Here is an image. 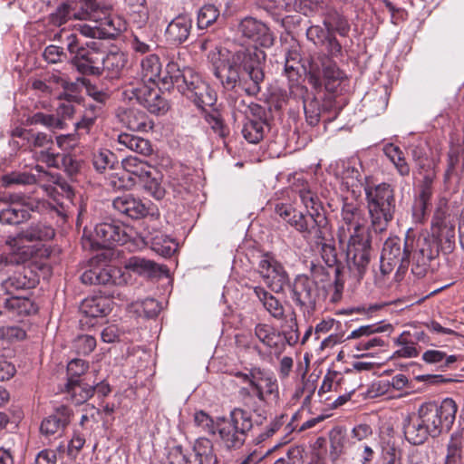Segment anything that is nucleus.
Listing matches in <instances>:
<instances>
[{
  "label": "nucleus",
  "mask_w": 464,
  "mask_h": 464,
  "mask_svg": "<svg viewBox=\"0 0 464 464\" xmlns=\"http://www.w3.org/2000/svg\"><path fill=\"white\" fill-rule=\"evenodd\" d=\"M215 76L227 90H241L249 96L261 91L265 80L262 63L256 52L242 49L231 53L216 49L208 54Z\"/></svg>",
  "instance_id": "nucleus-1"
},
{
  "label": "nucleus",
  "mask_w": 464,
  "mask_h": 464,
  "mask_svg": "<svg viewBox=\"0 0 464 464\" xmlns=\"http://www.w3.org/2000/svg\"><path fill=\"white\" fill-rule=\"evenodd\" d=\"M342 225L338 230L341 242L347 241V265L350 271L360 280L370 263L371 244L365 233L363 211L357 205L343 203Z\"/></svg>",
  "instance_id": "nucleus-2"
},
{
  "label": "nucleus",
  "mask_w": 464,
  "mask_h": 464,
  "mask_svg": "<svg viewBox=\"0 0 464 464\" xmlns=\"http://www.w3.org/2000/svg\"><path fill=\"white\" fill-rule=\"evenodd\" d=\"M371 227L376 233L385 231L396 209L395 192L392 185L382 182L364 186Z\"/></svg>",
  "instance_id": "nucleus-3"
},
{
  "label": "nucleus",
  "mask_w": 464,
  "mask_h": 464,
  "mask_svg": "<svg viewBox=\"0 0 464 464\" xmlns=\"http://www.w3.org/2000/svg\"><path fill=\"white\" fill-rule=\"evenodd\" d=\"M64 41L68 52L72 55V63L79 72L85 75L102 74V42L91 40L81 44L75 34H66Z\"/></svg>",
  "instance_id": "nucleus-4"
},
{
  "label": "nucleus",
  "mask_w": 464,
  "mask_h": 464,
  "mask_svg": "<svg viewBox=\"0 0 464 464\" xmlns=\"http://www.w3.org/2000/svg\"><path fill=\"white\" fill-rule=\"evenodd\" d=\"M252 428L251 414L241 408H234L228 416L218 418V434L228 450L240 449Z\"/></svg>",
  "instance_id": "nucleus-5"
},
{
  "label": "nucleus",
  "mask_w": 464,
  "mask_h": 464,
  "mask_svg": "<svg viewBox=\"0 0 464 464\" xmlns=\"http://www.w3.org/2000/svg\"><path fill=\"white\" fill-rule=\"evenodd\" d=\"M412 243L413 239H406L402 243L397 237H389L384 242L380 258V274H376L377 280L384 279L394 269H396L395 280H401L408 269Z\"/></svg>",
  "instance_id": "nucleus-6"
},
{
  "label": "nucleus",
  "mask_w": 464,
  "mask_h": 464,
  "mask_svg": "<svg viewBox=\"0 0 464 464\" xmlns=\"http://www.w3.org/2000/svg\"><path fill=\"white\" fill-rule=\"evenodd\" d=\"M92 13H93L96 17L84 18L83 20L93 21L98 25H81L80 33L82 35L101 42L102 39L115 38L125 28L124 22L120 17L112 15L111 6L101 5L97 0H92Z\"/></svg>",
  "instance_id": "nucleus-7"
},
{
  "label": "nucleus",
  "mask_w": 464,
  "mask_h": 464,
  "mask_svg": "<svg viewBox=\"0 0 464 464\" xmlns=\"http://www.w3.org/2000/svg\"><path fill=\"white\" fill-rule=\"evenodd\" d=\"M457 404L451 398L444 399L440 404L436 402H425L420 405L418 415L421 422L430 431V436L436 437L444 430H449L454 423Z\"/></svg>",
  "instance_id": "nucleus-8"
},
{
  "label": "nucleus",
  "mask_w": 464,
  "mask_h": 464,
  "mask_svg": "<svg viewBox=\"0 0 464 464\" xmlns=\"http://www.w3.org/2000/svg\"><path fill=\"white\" fill-rule=\"evenodd\" d=\"M128 230L123 224L103 222L95 227L94 234L88 235L84 229L82 246L84 249L97 250L123 245L130 240Z\"/></svg>",
  "instance_id": "nucleus-9"
},
{
  "label": "nucleus",
  "mask_w": 464,
  "mask_h": 464,
  "mask_svg": "<svg viewBox=\"0 0 464 464\" xmlns=\"http://www.w3.org/2000/svg\"><path fill=\"white\" fill-rule=\"evenodd\" d=\"M171 83H176L188 99L198 108L214 105L216 94L201 77L190 69H187L182 74L169 76Z\"/></svg>",
  "instance_id": "nucleus-10"
},
{
  "label": "nucleus",
  "mask_w": 464,
  "mask_h": 464,
  "mask_svg": "<svg viewBox=\"0 0 464 464\" xmlns=\"http://www.w3.org/2000/svg\"><path fill=\"white\" fill-rule=\"evenodd\" d=\"M307 77L308 82L314 89H321L324 85L327 92L334 93L338 91V87L344 79V74L334 62L323 55L311 59Z\"/></svg>",
  "instance_id": "nucleus-11"
},
{
  "label": "nucleus",
  "mask_w": 464,
  "mask_h": 464,
  "mask_svg": "<svg viewBox=\"0 0 464 464\" xmlns=\"http://www.w3.org/2000/svg\"><path fill=\"white\" fill-rule=\"evenodd\" d=\"M168 459L169 464H216L218 462L213 443L206 437L197 439L189 452H183L180 446L173 448L169 453Z\"/></svg>",
  "instance_id": "nucleus-12"
},
{
  "label": "nucleus",
  "mask_w": 464,
  "mask_h": 464,
  "mask_svg": "<svg viewBox=\"0 0 464 464\" xmlns=\"http://www.w3.org/2000/svg\"><path fill=\"white\" fill-rule=\"evenodd\" d=\"M327 223V218L322 212L307 211V214H304L298 211L289 219V225L302 234L304 238L316 243L325 237Z\"/></svg>",
  "instance_id": "nucleus-13"
},
{
  "label": "nucleus",
  "mask_w": 464,
  "mask_h": 464,
  "mask_svg": "<svg viewBox=\"0 0 464 464\" xmlns=\"http://www.w3.org/2000/svg\"><path fill=\"white\" fill-rule=\"evenodd\" d=\"M35 280L29 277L22 272H15L12 276L4 280L1 283V289L5 295H11L5 302V305L8 309L18 310V313L27 311V306L31 305L30 300L27 298H21L16 295V292L20 290L29 289L34 287Z\"/></svg>",
  "instance_id": "nucleus-14"
},
{
  "label": "nucleus",
  "mask_w": 464,
  "mask_h": 464,
  "mask_svg": "<svg viewBox=\"0 0 464 464\" xmlns=\"http://www.w3.org/2000/svg\"><path fill=\"white\" fill-rule=\"evenodd\" d=\"M431 234L437 240L436 246L444 253H450L455 246V221L442 207H439L433 216Z\"/></svg>",
  "instance_id": "nucleus-15"
},
{
  "label": "nucleus",
  "mask_w": 464,
  "mask_h": 464,
  "mask_svg": "<svg viewBox=\"0 0 464 464\" xmlns=\"http://www.w3.org/2000/svg\"><path fill=\"white\" fill-rule=\"evenodd\" d=\"M125 96L137 102L150 113L164 114L169 110L168 102L161 96L157 85L140 84L138 87H130L124 91Z\"/></svg>",
  "instance_id": "nucleus-16"
},
{
  "label": "nucleus",
  "mask_w": 464,
  "mask_h": 464,
  "mask_svg": "<svg viewBox=\"0 0 464 464\" xmlns=\"http://www.w3.org/2000/svg\"><path fill=\"white\" fill-rule=\"evenodd\" d=\"M393 326L391 324H374L362 325L353 331L348 335L347 339H359L355 344L358 352H365L376 350L384 347L387 344L386 340L380 336L374 335L379 333H392Z\"/></svg>",
  "instance_id": "nucleus-17"
},
{
  "label": "nucleus",
  "mask_w": 464,
  "mask_h": 464,
  "mask_svg": "<svg viewBox=\"0 0 464 464\" xmlns=\"http://www.w3.org/2000/svg\"><path fill=\"white\" fill-rule=\"evenodd\" d=\"M131 276L128 270L113 266H96L86 270L81 276L85 285H125Z\"/></svg>",
  "instance_id": "nucleus-18"
},
{
  "label": "nucleus",
  "mask_w": 464,
  "mask_h": 464,
  "mask_svg": "<svg viewBox=\"0 0 464 464\" xmlns=\"http://www.w3.org/2000/svg\"><path fill=\"white\" fill-rule=\"evenodd\" d=\"M251 390L241 388L239 394L246 401L252 396H256L260 401L266 402L271 398H278L279 388L277 380L270 371L260 368L256 376Z\"/></svg>",
  "instance_id": "nucleus-19"
},
{
  "label": "nucleus",
  "mask_w": 464,
  "mask_h": 464,
  "mask_svg": "<svg viewBox=\"0 0 464 464\" xmlns=\"http://www.w3.org/2000/svg\"><path fill=\"white\" fill-rule=\"evenodd\" d=\"M258 273L274 292H282L289 283L288 274L284 266L269 254L262 256L258 264Z\"/></svg>",
  "instance_id": "nucleus-20"
},
{
  "label": "nucleus",
  "mask_w": 464,
  "mask_h": 464,
  "mask_svg": "<svg viewBox=\"0 0 464 464\" xmlns=\"http://www.w3.org/2000/svg\"><path fill=\"white\" fill-rule=\"evenodd\" d=\"M8 205L0 210V222L5 225H19L31 218L29 200L23 195L11 194L6 198Z\"/></svg>",
  "instance_id": "nucleus-21"
},
{
  "label": "nucleus",
  "mask_w": 464,
  "mask_h": 464,
  "mask_svg": "<svg viewBox=\"0 0 464 464\" xmlns=\"http://www.w3.org/2000/svg\"><path fill=\"white\" fill-rule=\"evenodd\" d=\"M237 33L245 39L250 40L262 47L274 44V36L269 28L261 21L246 16L237 25Z\"/></svg>",
  "instance_id": "nucleus-22"
},
{
  "label": "nucleus",
  "mask_w": 464,
  "mask_h": 464,
  "mask_svg": "<svg viewBox=\"0 0 464 464\" xmlns=\"http://www.w3.org/2000/svg\"><path fill=\"white\" fill-rule=\"evenodd\" d=\"M317 297L316 283L305 276H298L292 287V299L304 312L314 309Z\"/></svg>",
  "instance_id": "nucleus-23"
},
{
  "label": "nucleus",
  "mask_w": 464,
  "mask_h": 464,
  "mask_svg": "<svg viewBox=\"0 0 464 464\" xmlns=\"http://www.w3.org/2000/svg\"><path fill=\"white\" fill-rule=\"evenodd\" d=\"M435 178V172L433 170H429L419 185L418 194L412 207L413 218L417 222H422L425 218L433 195V182Z\"/></svg>",
  "instance_id": "nucleus-24"
},
{
  "label": "nucleus",
  "mask_w": 464,
  "mask_h": 464,
  "mask_svg": "<svg viewBox=\"0 0 464 464\" xmlns=\"http://www.w3.org/2000/svg\"><path fill=\"white\" fill-rule=\"evenodd\" d=\"M72 416V410L64 405L55 408L54 411L42 420L40 426L41 433L45 437H61Z\"/></svg>",
  "instance_id": "nucleus-25"
},
{
  "label": "nucleus",
  "mask_w": 464,
  "mask_h": 464,
  "mask_svg": "<svg viewBox=\"0 0 464 464\" xmlns=\"http://www.w3.org/2000/svg\"><path fill=\"white\" fill-rule=\"evenodd\" d=\"M112 206L114 209L131 218H143L147 216L150 209L140 199L131 195H123L116 198L112 202Z\"/></svg>",
  "instance_id": "nucleus-26"
},
{
  "label": "nucleus",
  "mask_w": 464,
  "mask_h": 464,
  "mask_svg": "<svg viewBox=\"0 0 464 464\" xmlns=\"http://www.w3.org/2000/svg\"><path fill=\"white\" fill-rule=\"evenodd\" d=\"M140 21L138 22V27L132 32V40L130 45L132 50L140 54H145L152 51L154 46V41L151 34L148 33L146 29L142 28L148 20L147 12L141 10L139 12Z\"/></svg>",
  "instance_id": "nucleus-27"
},
{
  "label": "nucleus",
  "mask_w": 464,
  "mask_h": 464,
  "mask_svg": "<svg viewBox=\"0 0 464 464\" xmlns=\"http://www.w3.org/2000/svg\"><path fill=\"white\" fill-rule=\"evenodd\" d=\"M119 117L122 124L133 131L146 132L154 126L153 121L144 111L136 108L124 110Z\"/></svg>",
  "instance_id": "nucleus-28"
},
{
  "label": "nucleus",
  "mask_w": 464,
  "mask_h": 464,
  "mask_svg": "<svg viewBox=\"0 0 464 464\" xmlns=\"http://www.w3.org/2000/svg\"><path fill=\"white\" fill-rule=\"evenodd\" d=\"M192 28V20L186 14L175 17L167 26L166 37L172 44H179L185 42Z\"/></svg>",
  "instance_id": "nucleus-29"
},
{
  "label": "nucleus",
  "mask_w": 464,
  "mask_h": 464,
  "mask_svg": "<svg viewBox=\"0 0 464 464\" xmlns=\"http://www.w3.org/2000/svg\"><path fill=\"white\" fill-rule=\"evenodd\" d=\"M161 63L160 58L156 54H149L143 58L140 62V79L141 84H152L157 85L159 81L168 83V78H160Z\"/></svg>",
  "instance_id": "nucleus-30"
},
{
  "label": "nucleus",
  "mask_w": 464,
  "mask_h": 464,
  "mask_svg": "<svg viewBox=\"0 0 464 464\" xmlns=\"http://www.w3.org/2000/svg\"><path fill=\"white\" fill-rule=\"evenodd\" d=\"M125 269L145 277H155L166 271L154 261L138 256L126 260Z\"/></svg>",
  "instance_id": "nucleus-31"
},
{
  "label": "nucleus",
  "mask_w": 464,
  "mask_h": 464,
  "mask_svg": "<svg viewBox=\"0 0 464 464\" xmlns=\"http://www.w3.org/2000/svg\"><path fill=\"white\" fill-rule=\"evenodd\" d=\"M94 372H90L82 380L67 382V392L75 404H82L93 395V384H91Z\"/></svg>",
  "instance_id": "nucleus-32"
},
{
  "label": "nucleus",
  "mask_w": 464,
  "mask_h": 464,
  "mask_svg": "<svg viewBox=\"0 0 464 464\" xmlns=\"http://www.w3.org/2000/svg\"><path fill=\"white\" fill-rule=\"evenodd\" d=\"M403 430L406 440L413 445L422 444L430 436V431L418 414L405 420Z\"/></svg>",
  "instance_id": "nucleus-33"
},
{
  "label": "nucleus",
  "mask_w": 464,
  "mask_h": 464,
  "mask_svg": "<svg viewBox=\"0 0 464 464\" xmlns=\"http://www.w3.org/2000/svg\"><path fill=\"white\" fill-rule=\"evenodd\" d=\"M80 309L87 317H103L111 311V301L102 295L87 297L82 301Z\"/></svg>",
  "instance_id": "nucleus-34"
},
{
  "label": "nucleus",
  "mask_w": 464,
  "mask_h": 464,
  "mask_svg": "<svg viewBox=\"0 0 464 464\" xmlns=\"http://www.w3.org/2000/svg\"><path fill=\"white\" fill-rule=\"evenodd\" d=\"M255 335L266 347L279 351L284 347V339L280 332L267 324H257L255 326Z\"/></svg>",
  "instance_id": "nucleus-35"
},
{
  "label": "nucleus",
  "mask_w": 464,
  "mask_h": 464,
  "mask_svg": "<svg viewBox=\"0 0 464 464\" xmlns=\"http://www.w3.org/2000/svg\"><path fill=\"white\" fill-rule=\"evenodd\" d=\"M393 343L398 347L391 356V359H411L420 354V348L410 337V331H403L393 338Z\"/></svg>",
  "instance_id": "nucleus-36"
},
{
  "label": "nucleus",
  "mask_w": 464,
  "mask_h": 464,
  "mask_svg": "<svg viewBox=\"0 0 464 464\" xmlns=\"http://www.w3.org/2000/svg\"><path fill=\"white\" fill-rule=\"evenodd\" d=\"M54 229L43 222L32 223L17 234V238L27 242L50 240L54 237Z\"/></svg>",
  "instance_id": "nucleus-37"
},
{
  "label": "nucleus",
  "mask_w": 464,
  "mask_h": 464,
  "mask_svg": "<svg viewBox=\"0 0 464 464\" xmlns=\"http://www.w3.org/2000/svg\"><path fill=\"white\" fill-rule=\"evenodd\" d=\"M254 293L272 317L276 320L285 318V308L276 297L261 286L254 287Z\"/></svg>",
  "instance_id": "nucleus-38"
},
{
  "label": "nucleus",
  "mask_w": 464,
  "mask_h": 464,
  "mask_svg": "<svg viewBox=\"0 0 464 464\" xmlns=\"http://www.w3.org/2000/svg\"><path fill=\"white\" fill-rule=\"evenodd\" d=\"M137 184L157 200L164 198L166 190L162 186V175L155 169H150Z\"/></svg>",
  "instance_id": "nucleus-39"
},
{
  "label": "nucleus",
  "mask_w": 464,
  "mask_h": 464,
  "mask_svg": "<svg viewBox=\"0 0 464 464\" xmlns=\"http://www.w3.org/2000/svg\"><path fill=\"white\" fill-rule=\"evenodd\" d=\"M123 169L129 174L130 185L137 184L151 169L147 162L136 157H127L121 161Z\"/></svg>",
  "instance_id": "nucleus-40"
},
{
  "label": "nucleus",
  "mask_w": 464,
  "mask_h": 464,
  "mask_svg": "<svg viewBox=\"0 0 464 464\" xmlns=\"http://www.w3.org/2000/svg\"><path fill=\"white\" fill-rule=\"evenodd\" d=\"M117 141L120 145L143 156H150L153 151L150 140L132 134L121 133Z\"/></svg>",
  "instance_id": "nucleus-41"
},
{
  "label": "nucleus",
  "mask_w": 464,
  "mask_h": 464,
  "mask_svg": "<svg viewBox=\"0 0 464 464\" xmlns=\"http://www.w3.org/2000/svg\"><path fill=\"white\" fill-rule=\"evenodd\" d=\"M268 126L261 119H247L242 128V135L246 141L252 144L260 142L265 136Z\"/></svg>",
  "instance_id": "nucleus-42"
},
{
  "label": "nucleus",
  "mask_w": 464,
  "mask_h": 464,
  "mask_svg": "<svg viewBox=\"0 0 464 464\" xmlns=\"http://www.w3.org/2000/svg\"><path fill=\"white\" fill-rule=\"evenodd\" d=\"M126 57L123 53L114 52L105 53L102 49V72L104 70L110 72L112 75H116L125 66Z\"/></svg>",
  "instance_id": "nucleus-43"
},
{
  "label": "nucleus",
  "mask_w": 464,
  "mask_h": 464,
  "mask_svg": "<svg viewBox=\"0 0 464 464\" xmlns=\"http://www.w3.org/2000/svg\"><path fill=\"white\" fill-rule=\"evenodd\" d=\"M116 162L115 154L109 150L102 149L93 152L92 165L98 172L102 173L107 169H113Z\"/></svg>",
  "instance_id": "nucleus-44"
},
{
  "label": "nucleus",
  "mask_w": 464,
  "mask_h": 464,
  "mask_svg": "<svg viewBox=\"0 0 464 464\" xmlns=\"http://www.w3.org/2000/svg\"><path fill=\"white\" fill-rule=\"evenodd\" d=\"M27 122L31 125L40 124L50 130H62L65 127V123L63 120L53 114H46L44 112H36L29 116Z\"/></svg>",
  "instance_id": "nucleus-45"
},
{
  "label": "nucleus",
  "mask_w": 464,
  "mask_h": 464,
  "mask_svg": "<svg viewBox=\"0 0 464 464\" xmlns=\"http://www.w3.org/2000/svg\"><path fill=\"white\" fill-rule=\"evenodd\" d=\"M412 256H420L429 260H432L439 253L438 246H433V243L428 237H419L415 243V247H411Z\"/></svg>",
  "instance_id": "nucleus-46"
},
{
  "label": "nucleus",
  "mask_w": 464,
  "mask_h": 464,
  "mask_svg": "<svg viewBox=\"0 0 464 464\" xmlns=\"http://www.w3.org/2000/svg\"><path fill=\"white\" fill-rule=\"evenodd\" d=\"M330 457L336 460L344 453L346 436L341 429H334L330 432Z\"/></svg>",
  "instance_id": "nucleus-47"
},
{
  "label": "nucleus",
  "mask_w": 464,
  "mask_h": 464,
  "mask_svg": "<svg viewBox=\"0 0 464 464\" xmlns=\"http://www.w3.org/2000/svg\"><path fill=\"white\" fill-rule=\"evenodd\" d=\"M194 424L200 431L208 435L218 432V419L216 420L204 411H197L193 417Z\"/></svg>",
  "instance_id": "nucleus-48"
},
{
  "label": "nucleus",
  "mask_w": 464,
  "mask_h": 464,
  "mask_svg": "<svg viewBox=\"0 0 464 464\" xmlns=\"http://www.w3.org/2000/svg\"><path fill=\"white\" fill-rule=\"evenodd\" d=\"M219 14V10L216 5H203L198 13V27L199 29L209 27L218 20Z\"/></svg>",
  "instance_id": "nucleus-49"
},
{
  "label": "nucleus",
  "mask_w": 464,
  "mask_h": 464,
  "mask_svg": "<svg viewBox=\"0 0 464 464\" xmlns=\"http://www.w3.org/2000/svg\"><path fill=\"white\" fill-rule=\"evenodd\" d=\"M343 381V376L342 372L334 370H329L324 377L318 393L321 395L323 393L330 392L333 391H341V385Z\"/></svg>",
  "instance_id": "nucleus-50"
},
{
  "label": "nucleus",
  "mask_w": 464,
  "mask_h": 464,
  "mask_svg": "<svg viewBox=\"0 0 464 464\" xmlns=\"http://www.w3.org/2000/svg\"><path fill=\"white\" fill-rule=\"evenodd\" d=\"M304 111L306 122L311 126H316L321 119V105L316 98L304 100Z\"/></svg>",
  "instance_id": "nucleus-51"
},
{
  "label": "nucleus",
  "mask_w": 464,
  "mask_h": 464,
  "mask_svg": "<svg viewBox=\"0 0 464 464\" xmlns=\"http://www.w3.org/2000/svg\"><path fill=\"white\" fill-rule=\"evenodd\" d=\"M14 135L23 137L24 140H27L30 146L35 148H46L49 144L52 143L51 138L47 134L43 132L34 133L30 130H16L14 132Z\"/></svg>",
  "instance_id": "nucleus-52"
},
{
  "label": "nucleus",
  "mask_w": 464,
  "mask_h": 464,
  "mask_svg": "<svg viewBox=\"0 0 464 464\" xmlns=\"http://www.w3.org/2000/svg\"><path fill=\"white\" fill-rule=\"evenodd\" d=\"M101 104H88L84 110L80 121L75 123L76 129L89 130L95 122L97 117L102 113Z\"/></svg>",
  "instance_id": "nucleus-53"
},
{
  "label": "nucleus",
  "mask_w": 464,
  "mask_h": 464,
  "mask_svg": "<svg viewBox=\"0 0 464 464\" xmlns=\"http://www.w3.org/2000/svg\"><path fill=\"white\" fill-rule=\"evenodd\" d=\"M422 361L429 364H436L444 361L445 367L450 366L457 361L456 355H447L440 350H427L422 353Z\"/></svg>",
  "instance_id": "nucleus-54"
},
{
  "label": "nucleus",
  "mask_w": 464,
  "mask_h": 464,
  "mask_svg": "<svg viewBox=\"0 0 464 464\" xmlns=\"http://www.w3.org/2000/svg\"><path fill=\"white\" fill-rule=\"evenodd\" d=\"M88 363L82 359H73L67 365L68 382L82 380L89 372Z\"/></svg>",
  "instance_id": "nucleus-55"
},
{
  "label": "nucleus",
  "mask_w": 464,
  "mask_h": 464,
  "mask_svg": "<svg viewBox=\"0 0 464 464\" xmlns=\"http://www.w3.org/2000/svg\"><path fill=\"white\" fill-rule=\"evenodd\" d=\"M462 442L459 436H452L448 445L445 464H461Z\"/></svg>",
  "instance_id": "nucleus-56"
},
{
  "label": "nucleus",
  "mask_w": 464,
  "mask_h": 464,
  "mask_svg": "<svg viewBox=\"0 0 464 464\" xmlns=\"http://www.w3.org/2000/svg\"><path fill=\"white\" fill-rule=\"evenodd\" d=\"M3 182L6 185L19 184L31 185L38 182L36 175L27 172H12L3 178Z\"/></svg>",
  "instance_id": "nucleus-57"
},
{
  "label": "nucleus",
  "mask_w": 464,
  "mask_h": 464,
  "mask_svg": "<svg viewBox=\"0 0 464 464\" xmlns=\"http://www.w3.org/2000/svg\"><path fill=\"white\" fill-rule=\"evenodd\" d=\"M299 197L307 211L321 212L322 204L315 193L310 189L303 188L299 191Z\"/></svg>",
  "instance_id": "nucleus-58"
},
{
  "label": "nucleus",
  "mask_w": 464,
  "mask_h": 464,
  "mask_svg": "<svg viewBox=\"0 0 464 464\" xmlns=\"http://www.w3.org/2000/svg\"><path fill=\"white\" fill-rule=\"evenodd\" d=\"M25 337V331L17 325L0 326V339L7 341H19Z\"/></svg>",
  "instance_id": "nucleus-59"
},
{
  "label": "nucleus",
  "mask_w": 464,
  "mask_h": 464,
  "mask_svg": "<svg viewBox=\"0 0 464 464\" xmlns=\"http://www.w3.org/2000/svg\"><path fill=\"white\" fill-rule=\"evenodd\" d=\"M304 375L305 373H304L302 378V385L296 389L295 396L297 398L304 396V403H309L315 392L316 384L314 381L305 379Z\"/></svg>",
  "instance_id": "nucleus-60"
},
{
  "label": "nucleus",
  "mask_w": 464,
  "mask_h": 464,
  "mask_svg": "<svg viewBox=\"0 0 464 464\" xmlns=\"http://www.w3.org/2000/svg\"><path fill=\"white\" fill-rule=\"evenodd\" d=\"M96 347V340L92 335H82L79 336L74 342V348L78 353L89 354Z\"/></svg>",
  "instance_id": "nucleus-61"
},
{
  "label": "nucleus",
  "mask_w": 464,
  "mask_h": 464,
  "mask_svg": "<svg viewBox=\"0 0 464 464\" xmlns=\"http://www.w3.org/2000/svg\"><path fill=\"white\" fill-rule=\"evenodd\" d=\"M171 240L169 239L167 237L161 236L160 237H155L152 238V249L161 256H170L174 249L171 246Z\"/></svg>",
  "instance_id": "nucleus-62"
},
{
  "label": "nucleus",
  "mask_w": 464,
  "mask_h": 464,
  "mask_svg": "<svg viewBox=\"0 0 464 464\" xmlns=\"http://www.w3.org/2000/svg\"><path fill=\"white\" fill-rule=\"evenodd\" d=\"M284 342L285 341L289 345H295L299 340L298 325L295 317H291L288 324V329L283 330L281 333Z\"/></svg>",
  "instance_id": "nucleus-63"
},
{
  "label": "nucleus",
  "mask_w": 464,
  "mask_h": 464,
  "mask_svg": "<svg viewBox=\"0 0 464 464\" xmlns=\"http://www.w3.org/2000/svg\"><path fill=\"white\" fill-rule=\"evenodd\" d=\"M306 36L315 45H319L325 42L329 33L320 25H311L306 31Z\"/></svg>",
  "instance_id": "nucleus-64"
}]
</instances>
